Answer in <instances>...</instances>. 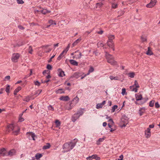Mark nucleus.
Masks as SVG:
<instances>
[{
	"label": "nucleus",
	"instance_id": "nucleus-28",
	"mask_svg": "<svg viewBox=\"0 0 160 160\" xmlns=\"http://www.w3.org/2000/svg\"><path fill=\"white\" fill-rule=\"evenodd\" d=\"M146 54L148 55H151L153 54V53L150 47L148 48V51L146 52Z\"/></svg>",
	"mask_w": 160,
	"mask_h": 160
},
{
	"label": "nucleus",
	"instance_id": "nucleus-30",
	"mask_svg": "<svg viewBox=\"0 0 160 160\" xmlns=\"http://www.w3.org/2000/svg\"><path fill=\"white\" fill-rule=\"evenodd\" d=\"M51 147V145L49 143H48L46 144V145L43 146L42 148L43 149H47L50 148Z\"/></svg>",
	"mask_w": 160,
	"mask_h": 160
},
{
	"label": "nucleus",
	"instance_id": "nucleus-25",
	"mask_svg": "<svg viewBox=\"0 0 160 160\" xmlns=\"http://www.w3.org/2000/svg\"><path fill=\"white\" fill-rule=\"evenodd\" d=\"M69 62L71 64L73 65L76 66L78 65V62L74 60L71 59L69 60Z\"/></svg>",
	"mask_w": 160,
	"mask_h": 160
},
{
	"label": "nucleus",
	"instance_id": "nucleus-1",
	"mask_svg": "<svg viewBox=\"0 0 160 160\" xmlns=\"http://www.w3.org/2000/svg\"><path fill=\"white\" fill-rule=\"evenodd\" d=\"M77 140L74 139L70 142L65 143L63 146V149L64 150V152L70 151L73 149L76 145Z\"/></svg>",
	"mask_w": 160,
	"mask_h": 160
},
{
	"label": "nucleus",
	"instance_id": "nucleus-50",
	"mask_svg": "<svg viewBox=\"0 0 160 160\" xmlns=\"http://www.w3.org/2000/svg\"><path fill=\"white\" fill-rule=\"evenodd\" d=\"M122 95H124L126 93V89L125 88H123L122 89Z\"/></svg>",
	"mask_w": 160,
	"mask_h": 160
},
{
	"label": "nucleus",
	"instance_id": "nucleus-46",
	"mask_svg": "<svg viewBox=\"0 0 160 160\" xmlns=\"http://www.w3.org/2000/svg\"><path fill=\"white\" fill-rule=\"evenodd\" d=\"M93 71H94L93 68L92 67H91L90 69H89V70L88 71V73L87 74V75H88L90 73L92 72Z\"/></svg>",
	"mask_w": 160,
	"mask_h": 160
},
{
	"label": "nucleus",
	"instance_id": "nucleus-21",
	"mask_svg": "<svg viewBox=\"0 0 160 160\" xmlns=\"http://www.w3.org/2000/svg\"><path fill=\"white\" fill-rule=\"evenodd\" d=\"M107 44L112 49L113 51L114 50V43L113 42H108V41L107 42Z\"/></svg>",
	"mask_w": 160,
	"mask_h": 160
},
{
	"label": "nucleus",
	"instance_id": "nucleus-2",
	"mask_svg": "<svg viewBox=\"0 0 160 160\" xmlns=\"http://www.w3.org/2000/svg\"><path fill=\"white\" fill-rule=\"evenodd\" d=\"M7 127V131L8 132L11 131H13V132L15 134H17L20 130V128L18 126L13 124H11L8 125Z\"/></svg>",
	"mask_w": 160,
	"mask_h": 160
},
{
	"label": "nucleus",
	"instance_id": "nucleus-23",
	"mask_svg": "<svg viewBox=\"0 0 160 160\" xmlns=\"http://www.w3.org/2000/svg\"><path fill=\"white\" fill-rule=\"evenodd\" d=\"M58 72H59L58 76L60 77H62L65 75L64 72L61 69H58Z\"/></svg>",
	"mask_w": 160,
	"mask_h": 160
},
{
	"label": "nucleus",
	"instance_id": "nucleus-8",
	"mask_svg": "<svg viewBox=\"0 0 160 160\" xmlns=\"http://www.w3.org/2000/svg\"><path fill=\"white\" fill-rule=\"evenodd\" d=\"M16 151L14 149H12L7 152V156L11 157L15 155L16 154Z\"/></svg>",
	"mask_w": 160,
	"mask_h": 160
},
{
	"label": "nucleus",
	"instance_id": "nucleus-60",
	"mask_svg": "<svg viewBox=\"0 0 160 160\" xmlns=\"http://www.w3.org/2000/svg\"><path fill=\"white\" fill-rule=\"evenodd\" d=\"M108 121L109 122V123L110 124H113L114 123L112 119H109L108 120Z\"/></svg>",
	"mask_w": 160,
	"mask_h": 160
},
{
	"label": "nucleus",
	"instance_id": "nucleus-22",
	"mask_svg": "<svg viewBox=\"0 0 160 160\" xmlns=\"http://www.w3.org/2000/svg\"><path fill=\"white\" fill-rule=\"evenodd\" d=\"M81 76V74L80 73L78 72H75L72 75V77L75 78H78L79 77Z\"/></svg>",
	"mask_w": 160,
	"mask_h": 160
},
{
	"label": "nucleus",
	"instance_id": "nucleus-26",
	"mask_svg": "<svg viewBox=\"0 0 160 160\" xmlns=\"http://www.w3.org/2000/svg\"><path fill=\"white\" fill-rule=\"evenodd\" d=\"M22 88L21 87H18L14 91V95H16L17 93L19 92L21 89Z\"/></svg>",
	"mask_w": 160,
	"mask_h": 160
},
{
	"label": "nucleus",
	"instance_id": "nucleus-49",
	"mask_svg": "<svg viewBox=\"0 0 160 160\" xmlns=\"http://www.w3.org/2000/svg\"><path fill=\"white\" fill-rule=\"evenodd\" d=\"M32 49L31 46H29L28 48V52L30 54H32Z\"/></svg>",
	"mask_w": 160,
	"mask_h": 160
},
{
	"label": "nucleus",
	"instance_id": "nucleus-45",
	"mask_svg": "<svg viewBox=\"0 0 160 160\" xmlns=\"http://www.w3.org/2000/svg\"><path fill=\"white\" fill-rule=\"evenodd\" d=\"M133 86L136 87V88H139V86L138 85V83L136 80H135V81L134 84Z\"/></svg>",
	"mask_w": 160,
	"mask_h": 160
},
{
	"label": "nucleus",
	"instance_id": "nucleus-24",
	"mask_svg": "<svg viewBox=\"0 0 160 160\" xmlns=\"http://www.w3.org/2000/svg\"><path fill=\"white\" fill-rule=\"evenodd\" d=\"M81 38H80L76 40L72 44L73 46L74 47L76 45L81 41Z\"/></svg>",
	"mask_w": 160,
	"mask_h": 160
},
{
	"label": "nucleus",
	"instance_id": "nucleus-32",
	"mask_svg": "<svg viewBox=\"0 0 160 160\" xmlns=\"http://www.w3.org/2000/svg\"><path fill=\"white\" fill-rule=\"evenodd\" d=\"M56 92L57 94H61L64 93V92L63 91V89L62 88L59 89L56 91Z\"/></svg>",
	"mask_w": 160,
	"mask_h": 160
},
{
	"label": "nucleus",
	"instance_id": "nucleus-61",
	"mask_svg": "<svg viewBox=\"0 0 160 160\" xmlns=\"http://www.w3.org/2000/svg\"><path fill=\"white\" fill-rule=\"evenodd\" d=\"M154 124L150 125L149 126V128H149L150 129L151 128H152L154 127Z\"/></svg>",
	"mask_w": 160,
	"mask_h": 160
},
{
	"label": "nucleus",
	"instance_id": "nucleus-42",
	"mask_svg": "<svg viewBox=\"0 0 160 160\" xmlns=\"http://www.w3.org/2000/svg\"><path fill=\"white\" fill-rule=\"evenodd\" d=\"M55 123L56 124V126L57 127H58L60 125V122L58 120H56L55 122Z\"/></svg>",
	"mask_w": 160,
	"mask_h": 160
},
{
	"label": "nucleus",
	"instance_id": "nucleus-3",
	"mask_svg": "<svg viewBox=\"0 0 160 160\" xmlns=\"http://www.w3.org/2000/svg\"><path fill=\"white\" fill-rule=\"evenodd\" d=\"M105 56L108 62L112 65H116L117 62L114 59L113 57L108 52L105 51Z\"/></svg>",
	"mask_w": 160,
	"mask_h": 160
},
{
	"label": "nucleus",
	"instance_id": "nucleus-52",
	"mask_svg": "<svg viewBox=\"0 0 160 160\" xmlns=\"http://www.w3.org/2000/svg\"><path fill=\"white\" fill-rule=\"evenodd\" d=\"M97 45L98 47H103L104 46V44L101 42H98L97 44Z\"/></svg>",
	"mask_w": 160,
	"mask_h": 160
},
{
	"label": "nucleus",
	"instance_id": "nucleus-14",
	"mask_svg": "<svg viewBox=\"0 0 160 160\" xmlns=\"http://www.w3.org/2000/svg\"><path fill=\"white\" fill-rule=\"evenodd\" d=\"M79 117V115L78 114V113H75L72 117V121L74 122H75L76 120Z\"/></svg>",
	"mask_w": 160,
	"mask_h": 160
},
{
	"label": "nucleus",
	"instance_id": "nucleus-59",
	"mask_svg": "<svg viewBox=\"0 0 160 160\" xmlns=\"http://www.w3.org/2000/svg\"><path fill=\"white\" fill-rule=\"evenodd\" d=\"M10 77L9 76H7L5 77V80H9L10 79Z\"/></svg>",
	"mask_w": 160,
	"mask_h": 160
},
{
	"label": "nucleus",
	"instance_id": "nucleus-15",
	"mask_svg": "<svg viewBox=\"0 0 160 160\" xmlns=\"http://www.w3.org/2000/svg\"><path fill=\"white\" fill-rule=\"evenodd\" d=\"M59 99L60 100L62 101H68L70 100V98L68 96H62L61 97L59 98Z\"/></svg>",
	"mask_w": 160,
	"mask_h": 160
},
{
	"label": "nucleus",
	"instance_id": "nucleus-29",
	"mask_svg": "<svg viewBox=\"0 0 160 160\" xmlns=\"http://www.w3.org/2000/svg\"><path fill=\"white\" fill-rule=\"evenodd\" d=\"M109 78L111 80H119V79L118 77H114L112 76H109Z\"/></svg>",
	"mask_w": 160,
	"mask_h": 160
},
{
	"label": "nucleus",
	"instance_id": "nucleus-38",
	"mask_svg": "<svg viewBox=\"0 0 160 160\" xmlns=\"http://www.w3.org/2000/svg\"><path fill=\"white\" fill-rule=\"evenodd\" d=\"M118 106L117 105H115L114 106H113L112 108L111 109V112H114L115 109H116L118 108Z\"/></svg>",
	"mask_w": 160,
	"mask_h": 160
},
{
	"label": "nucleus",
	"instance_id": "nucleus-17",
	"mask_svg": "<svg viewBox=\"0 0 160 160\" xmlns=\"http://www.w3.org/2000/svg\"><path fill=\"white\" fill-rule=\"evenodd\" d=\"M108 42H113V40L115 39L114 36L111 34L108 35Z\"/></svg>",
	"mask_w": 160,
	"mask_h": 160
},
{
	"label": "nucleus",
	"instance_id": "nucleus-10",
	"mask_svg": "<svg viewBox=\"0 0 160 160\" xmlns=\"http://www.w3.org/2000/svg\"><path fill=\"white\" fill-rule=\"evenodd\" d=\"M79 100V98L77 96L74 98L71 101V103L73 107L75 106L78 103Z\"/></svg>",
	"mask_w": 160,
	"mask_h": 160
},
{
	"label": "nucleus",
	"instance_id": "nucleus-53",
	"mask_svg": "<svg viewBox=\"0 0 160 160\" xmlns=\"http://www.w3.org/2000/svg\"><path fill=\"white\" fill-rule=\"evenodd\" d=\"M47 68L49 70H51L52 69V66L50 64H48L47 65Z\"/></svg>",
	"mask_w": 160,
	"mask_h": 160
},
{
	"label": "nucleus",
	"instance_id": "nucleus-40",
	"mask_svg": "<svg viewBox=\"0 0 160 160\" xmlns=\"http://www.w3.org/2000/svg\"><path fill=\"white\" fill-rule=\"evenodd\" d=\"M103 4L102 2L97 3L96 4V8H100L102 5Z\"/></svg>",
	"mask_w": 160,
	"mask_h": 160
},
{
	"label": "nucleus",
	"instance_id": "nucleus-36",
	"mask_svg": "<svg viewBox=\"0 0 160 160\" xmlns=\"http://www.w3.org/2000/svg\"><path fill=\"white\" fill-rule=\"evenodd\" d=\"M155 102V101L154 100H152L150 101L149 103V106L150 107H153L154 106V104Z\"/></svg>",
	"mask_w": 160,
	"mask_h": 160
},
{
	"label": "nucleus",
	"instance_id": "nucleus-33",
	"mask_svg": "<svg viewBox=\"0 0 160 160\" xmlns=\"http://www.w3.org/2000/svg\"><path fill=\"white\" fill-rule=\"evenodd\" d=\"M41 12L44 14H46L47 13H48V12H50V11H49L48 10L46 9H43L42 10H41Z\"/></svg>",
	"mask_w": 160,
	"mask_h": 160
},
{
	"label": "nucleus",
	"instance_id": "nucleus-5",
	"mask_svg": "<svg viewBox=\"0 0 160 160\" xmlns=\"http://www.w3.org/2000/svg\"><path fill=\"white\" fill-rule=\"evenodd\" d=\"M136 99L137 101H140L141 100H142L140 102L138 103L137 102H136V104H142L144 103H145L147 100L148 98H142V95L141 94H140L139 95H138L136 96Z\"/></svg>",
	"mask_w": 160,
	"mask_h": 160
},
{
	"label": "nucleus",
	"instance_id": "nucleus-16",
	"mask_svg": "<svg viewBox=\"0 0 160 160\" xmlns=\"http://www.w3.org/2000/svg\"><path fill=\"white\" fill-rule=\"evenodd\" d=\"M105 103L106 101L104 100L101 103H98L96 105V108L98 109L102 108Z\"/></svg>",
	"mask_w": 160,
	"mask_h": 160
},
{
	"label": "nucleus",
	"instance_id": "nucleus-43",
	"mask_svg": "<svg viewBox=\"0 0 160 160\" xmlns=\"http://www.w3.org/2000/svg\"><path fill=\"white\" fill-rule=\"evenodd\" d=\"M83 112L82 110H81L79 111H78L77 113H78V114L79 115V116L80 117V116L82 115L83 114Z\"/></svg>",
	"mask_w": 160,
	"mask_h": 160
},
{
	"label": "nucleus",
	"instance_id": "nucleus-62",
	"mask_svg": "<svg viewBox=\"0 0 160 160\" xmlns=\"http://www.w3.org/2000/svg\"><path fill=\"white\" fill-rule=\"evenodd\" d=\"M54 21L52 20H50L48 21V23L50 24V25H52L53 24Z\"/></svg>",
	"mask_w": 160,
	"mask_h": 160
},
{
	"label": "nucleus",
	"instance_id": "nucleus-55",
	"mask_svg": "<svg viewBox=\"0 0 160 160\" xmlns=\"http://www.w3.org/2000/svg\"><path fill=\"white\" fill-rule=\"evenodd\" d=\"M63 56V55H62L61 54H60L58 57L57 59L58 60H60Z\"/></svg>",
	"mask_w": 160,
	"mask_h": 160
},
{
	"label": "nucleus",
	"instance_id": "nucleus-13",
	"mask_svg": "<svg viewBox=\"0 0 160 160\" xmlns=\"http://www.w3.org/2000/svg\"><path fill=\"white\" fill-rule=\"evenodd\" d=\"M7 152L6 149L3 148L0 150V156H7Z\"/></svg>",
	"mask_w": 160,
	"mask_h": 160
},
{
	"label": "nucleus",
	"instance_id": "nucleus-51",
	"mask_svg": "<svg viewBox=\"0 0 160 160\" xmlns=\"http://www.w3.org/2000/svg\"><path fill=\"white\" fill-rule=\"evenodd\" d=\"M18 3L19 4H22L24 3V2L22 0H17Z\"/></svg>",
	"mask_w": 160,
	"mask_h": 160
},
{
	"label": "nucleus",
	"instance_id": "nucleus-64",
	"mask_svg": "<svg viewBox=\"0 0 160 160\" xmlns=\"http://www.w3.org/2000/svg\"><path fill=\"white\" fill-rule=\"evenodd\" d=\"M18 27L20 29L23 30L24 29V28L21 25H19Z\"/></svg>",
	"mask_w": 160,
	"mask_h": 160
},
{
	"label": "nucleus",
	"instance_id": "nucleus-12",
	"mask_svg": "<svg viewBox=\"0 0 160 160\" xmlns=\"http://www.w3.org/2000/svg\"><path fill=\"white\" fill-rule=\"evenodd\" d=\"M74 53H77L76 55H75L73 57V58H76L80 59L81 58L82 54L81 52H80L79 50H77L74 52Z\"/></svg>",
	"mask_w": 160,
	"mask_h": 160
},
{
	"label": "nucleus",
	"instance_id": "nucleus-11",
	"mask_svg": "<svg viewBox=\"0 0 160 160\" xmlns=\"http://www.w3.org/2000/svg\"><path fill=\"white\" fill-rule=\"evenodd\" d=\"M156 3V0H151L150 2L147 4L146 7L148 8H151L155 5Z\"/></svg>",
	"mask_w": 160,
	"mask_h": 160
},
{
	"label": "nucleus",
	"instance_id": "nucleus-58",
	"mask_svg": "<svg viewBox=\"0 0 160 160\" xmlns=\"http://www.w3.org/2000/svg\"><path fill=\"white\" fill-rule=\"evenodd\" d=\"M24 119L22 118L21 117V116H20L19 117V122H22L23 121H24Z\"/></svg>",
	"mask_w": 160,
	"mask_h": 160
},
{
	"label": "nucleus",
	"instance_id": "nucleus-27",
	"mask_svg": "<svg viewBox=\"0 0 160 160\" xmlns=\"http://www.w3.org/2000/svg\"><path fill=\"white\" fill-rule=\"evenodd\" d=\"M137 88H136V87L134 86H131L130 87V88L131 90L132 91H134L135 92H137Z\"/></svg>",
	"mask_w": 160,
	"mask_h": 160
},
{
	"label": "nucleus",
	"instance_id": "nucleus-18",
	"mask_svg": "<svg viewBox=\"0 0 160 160\" xmlns=\"http://www.w3.org/2000/svg\"><path fill=\"white\" fill-rule=\"evenodd\" d=\"M73 106L70 103V104L67 103L65 105V108L66 109L68 110H71Z\"/></svg>",
	"mask_w": 160,
	"mask_h": 160
},
{
	"label": "nucleus",
	"instance_id": "nucleus-34",
	"mask_svg": "<svg viewBox=\"0 0 160 160\" xmlns=\"http://www.w3.org/2000/svg\"><path fill=\"white\" fill-rule=\"evenodd\" d=\"M128 77L130 78H133L135 75V73L133 72H130L127 74Z\"/></svg>",
	"mask_w": 160,
	"mask_h": 160
},
{
	"label": "nucleus",
	"instance_id": "nucleus-7",
	"mask_svg": "<svg viewBox=\"0 0 160 160\" xmlns=\"http://www.w3.org/2000/svg\"><path fill=\"white\" fill-rule=\"evenodd\" d=\"M86 159L88 160H92L93 159H95L96 160H100V158L97 155L94 154L87 157Z\"/></svg>",
	"mask_w": 160,
	"mask_h": 160
},
{
	"label": "nucleus",
	"instance_id": "nucleus-6",
	"mask_svg": "<svg viewBox=\"0 0 160 160\" xmlns=\"http://www.w3.org/2000/svg\"><path fill=\"white\" fill-rule=\"evenodd\" d=\"M19 57L20 55L18 53H14L13 54L11 58V60L12 62H17Z\"/></svg>",
	"mask_w": 160,
	"mask_h": 160
},
{
	"label": "nucleus",
	"instance_id": "nucleus-63",
	"mask_svg": "<svg viewBox=\"0 0 160 160\" xmlns=\"http://www.w3.org/2000/svg\"><path fill=\"white\" fill-rule=\"evenodd\" d=\"M118 13H120L121 15H122L124 14V12L123 11L121 10V11H119L118 12Z\"/></svg>",
	"mask_w": 160,
	"mask_h": 160
},
{
	"label": "nucleus",
	"instance_id": "nucleus-48",
	"mask_svg": "<svg viewBox=\"0 0 160 160\" xmlns=\"http://www.w3.org/2000/svg\"><path fill=\"white\" fill-rule=\"evenodd\" d=\"M9 88H10V86L8 85H7V86L6 87V91L8 93L9 92Z\"/></svg>",
	"mask_w": 160,
	"mask_h": 160
},
{
	"label": "nucleus",
	"instance_id": "nucleus-54",
	"mask_svg": "<svg viewBox=\"0 0 160 160\" xmlns=\"http://www.w3.org/2000/svg\"><path fill=\"white\" fill-rule=\"evenodd\" d=\"M155 107L156 108H158L160 107V105H159L158 102H157L155 103Z\"/></svg>",
	"mask_w": 160,
	"mask_h": 160
},
{
	"label": "nucleus",
	"instance_id": "nucleus-31",
	"mask_svg": "<svg viewBox=\"0 0 160 160\" xmlns=\"http://www.w3.org/2000/svg\"><path fill=\"white\" fill-rule=\"evenodd\" d=\"M28 133L29 134V138H30V137H31L33 140H34V138L35 136V134L32 132Z\"/></svg>",
	"mask_w": 160,
	"mask_h": 160
},
{
	"label": "nucleus",
	"instance_id": "nucleus-41",
	"mask_svg": "<svg viewBox=\"0 0 160 160\" xmlns=\"http://www.w3.org/2000/svg\"><path fill=\"white\" fill-rule=\"evenodd\" d=\"M118 7V4L116 3H112V8H116Z\"/></svg>",
	"mask_w": 160,
	"mask_h": 160
},
{
	"label": "nucleus",
	"instance_id": "nucleus-9",
	"mask_svg": "<svg viewBox=\"0 0 160 160\" xmlns=\"http://www.w3.org/2000/svg\"><path fill=\"white\" fill-rule=\"evenodd\" d=\"M151 129L149 128H147L145 131V135L146 138H149L151 136Z\"/></svg>",
	"mask_w": 160,
	"mask_h": 160
},
{
	"label": "nucleus",
	"instance_id": "nucleus-19",
	"mask_svg": "<svg viewBox=\"0 0 160 160\" xmlns=\"http://www.w3.org/2000/svg\"><path fill=\"white\" fill-rule=\"evenodd\" d=\"M146 110V108L144 107L140 108L139 110V113L140 116H142L143 114L145 113Z\"/></svg>",
	"mask_w": 160,
	"mask_h": 160
},
{
	"label": "nucleus",
	"instance_id": "nucleus-20",
	"mask_svg": "<svg viewBox=\"0 0 160 160\" xmlns=\"http://www.w3.org/2000/svg\"><path fill=\"white\" fill-rule=\"evenodd\" d=\"M70 44H68V46H67V48L63 50V51L61 53L63 56L66 54L67 52L68 51L69 48H70Z\"/></svg>",
	"mask_w": 160,
	"mask_h": 160
},
{
	"label": "nucleus",
	"instance_id": "nucleus-37",
	"mask_svg": "<svg viewBox=\"0 0 160 160\" xmlns=\"http://www.w3.org/2000/svg\"><path fill=\"white\" fill-rule=\"evenodd\" d=\"M104 140V138H100L98 140V141L97 142V145H99L100 144V143L101 142H102Z\"/></svg>",
	"mask_w": 160,
	"mask_h": 160
},
{
	"label": "nucleus",
	"instance_id": "nucleus-39",
	"mask_svg": "<svg viewBox=\"0 0 160 160\" xmlns=\"http://www.w3.org/2000/svg\"><path fill=\"white\" fill-rule=\"evenodd\" d=\"M42 91V90H38L35 92V95L36 96H38L41 93Z\"/></svg>",
	"mask_w": 160,
	"mask_h": 160
},
{
	"label": "nucleus",
	"instance_id": "nucleus-4",
	"mask_svg": "<svg viewBox=\"0 0 160 160\" xmlns=\"http://www.w3.org/2000/svg\"><path fill=\"white\" fill-rule=\"evenodd\" d=\"M128 118L126 116H122L121 119L120 124L122 128L125 127L128 123Z\"/></svg>",
	"mask_w": 160,
	"mask_h": 160
},
{
	"label": "nucleus",
	"instance_id": "nucleus-35",
	"mask_svg": "<svg viewBox=\"0 0 160 160\" xmlns=\"http://www.w3.org/2000/svg\"><path fill=\"white\" fill-rule=\"evenodd\" d=\"M42 157V155L41 154L37 153L35 155L36 158L37 160L39 159L40 158Z\"/></svg>",
	"mask_w": 160,
	"mask_h": 160
},
{
	"label": "nucleus",
	"instance_id": "nucleus-44",
	"mask_svg": "<svg viewBox=\"0 0 160 160\" xmlns=\"http://www.w3.org/2000/svg\"><path fill=\"white\" fill-rule=\"evenodd\" d=\"M48 109L49 110L51 111H53L54 110V108L52 105H49L48 106Z\"/></svg>",
	"mask_w": 160,
	"mask_h": 160
},
{
	"label": "nucleus",
	"instance_id": "nucleus-56",
	"mask_svg": "<svg viewBox=\"0 0 160 160\" xmlns=\"http://www.w3.org/2000/svg\"><path fill=\"white\" fill-rule=\"evenodd\" d=\"M34 84L36 85H37L38 86H39L40 85V82H39L38 81H37L36 82H34Z\"/></svg>",
	"mask_w": 160,
	"mask_h": 160
},
{
	"label": "nucleus",
	"instance_id": "nucleus-57",
	"mask_svg": "<svg viewBox=\"0 0 160 160\" xmlns=\"http://www.w3.org/2000/svg\"><path fill=\"white\" fill-rule=\"evenodd\" d=\"M123 158V155H121L119 157V158L117 160H122Z\"/></svg>",
	"mask_w": 160,
	"mask_h": 160
},
{
	"label": "nucleus",
	"instance_id": "nucleus-47",
	"mask_svg": "<svg viewBox=\"0 0 160 160\" xmlns=\"http://www.w3.org/2000/svg\"><path fill=\"white\" fill-rule=\"evenodd\" d=\"M23 100L26 102H28L30 100L29 97L28 96L24 98Z\"/></svg>",
	"mask_w": 160,
	"mask_h": 160
}]
</instances>
